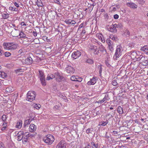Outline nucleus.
I'll list each match as a JSON object with an SVG mask.
<instances>
[{
    "label": "nucleus",
    "instance_id": "obj_1",
    "mask_svg": "<svg viewBox=\"0 0 148 148\" xmlns=\"http://www.w3.org/2000/svg\"><path fill=\"white\" fill-rule=\"evenodd\" d=\"M54 140V138L53 136L51 134H48L46 136L43 138L44 141L48 145H51Z\"/></svg>",
    "mask_w": 148,
    "mask_h": 148
},
{
    "label": "nucleus",
    "instance_id": "obj_2",
    "mask_svg": "<svg viewBox=\"0 0 148 148\" xmlns=\"http://www.w3.org/2000/svg\"><path fill=\"white\" fill-rule=\"evenodd\" d=\"M39 72V77L41 84L42 86H45L47 84L45 80V76L43 71L42 70H39L38 71Z\"/></svg>",
    "mask_w": 148,
    "mask_h": 148
},
{
    "label": "nucleus",
    "instance_id": "obj_3",
    "mask_svg": "<svg viewBox=\"0 0 148 148\" xmlns=\"http://www.w3.org/2000/svg\"><path fill=\"white\" fill-rule=\"evenodd\" d=\"M27 100L32 102L35 100L36 96V93L34 91H29L27 94Z\"/></svg>",
    "mask_w": 148,
    "mask_h": 148
},
{
    "label": "nucleus",
    "instance_id": "obj_4",
    "mask_svg": "<svg viewBox=\"0 0 148 148\" xmlns=\"http://www.w3.org/2000/svg\"><path fill=\"white\" fill-rule=\"evenodd\" d=\"M106 42L108 45V48L112 52L114 51L113 43L111 41L109 38H107L106 40Z\"/></svg>",
    "mask_w": 148,
    "mask_h": 148
},
{
    "label": "nucleus",
    "instance_id": "obj_5",
    "mask_svg": "<svg viewBox=\"0 0 148 148\" xmlns=\"http://www.w3.org/2000/svg\"><path fill=\"white\" fill-rule=\"evenodd\" d=\"M56 77V80L59 82H60L62 80H63L64 79V77L62 75L58 72H56L54 73Z\"/></svg>",
    "mask_w": 148,
    "mask_h": 148
},
{
    "label": "nucleus",
    "instance_id": "obj_6",
    "mask_svg": "<svg viewBox=\"0 0 148 148\" xmlns=\"http://www.w3.org/2000/svg\"><path fill=\"white\" fill-rule=\"evenodd\" d=\"M56 148H66V144L63 140H61L56 146Z\"/></svg>",
    "mask_w": 148,
    "mask_h": 148
},
{
    "label": "nucleus",
    "instance_id": "obj_7",
    "mask_svg": "<svg viewBox=\"0 0 148 148\" xmlns=\"http://www.w3.org/2000/svg\"><path fill=\"white\" fill-rule=\"evenodd\" d=\"M81 54V52L79 51H74L71 57L74 59H76L80 56Z\"/></svg>",
    "mask_w": 148,
    "mask_h": 148
},
{
    "label": "nucleus",
    "instance_id": "obj_8",
    "mask_svg": "<svg viewBox=\"0 0 148 148\" xmlns=\"http://www.w3.org/2000/svg\"><path fill=\"white\" fill-rule=\"evenodd\" d=\"M98 80V78L97 77L93 76L92 79H90V81L88 82V84L89 85H93L96 82V81Z\"/></svg>",
    "mask_w": 148,
    "mask_h": 148
},
{
    "label": "nucleus",
    "instance_id": "obj_9",
    "mask_svg": "<svg viewBox=\"0 0 148 148\" xmlns=\"http://www.w3.org/2000/svg\"><path fill=\"white\" fill-rule=\"evenodd\" d=\"M91 146L92 148H100V145L98 141H92L91 142Z\"/></svg>",
    "mask_w": 148,
    "mask_h": 148
},
{
    "label": "nucleus",
    "instance_id": "obj_10",
    "mask_svg": "<svg viewBox=\"0 0 148 148\" xmlns=\"http://www.w3.org/2000/svg\"><path fill=\"white\" fill-rule=\"evenodd\" d=\"M27 132H25V134L23 136V143L24 144H25L26 143L28 142L29 140L28 138H29L27 135Z\"/></svg>",
    "mask_w": 148,
    "mask_h": 148
},
{
    "label": "nucleus",
    "instance_id": "obj_11",
    "mask_svg": "<svg viewBox=\"0 0 148 148\" xmlns=\"http://www.w3.org/2000/svg\"><path fill=\"white\" fill-rule=\"evenodd\" d=\"M66 72L69 73H74V69L72 66H68L66 68Z\"/></svg>",
    "mask_w": 148,
    "mask_h": 148
},
{
    "label": "nucleus",
    "instance_id": "obj_12",
    "mask_svg": "<svg viewBox=\"0 0 148 148\" xmlns=\"http://www.w3.org/2000/svg\"><path fill=\"white\" fill-rule=\"evenodd\" d=\"M101 45H99L98 49L100 51L103 53L105 54L106 53V51L105 47L101 43Z\"/></svg>",
    "mask_w": 148,
    "mask_h": 148
},
{
    "label": "nucleus",
    "instance_id": "obj_13",
    "mask_svg": "<svg viewBox=\"0 0 148 148\" xmlns=\"http://www.w3.org/2000/svg\"><path fill=\"white\" fill-rule=\"evenodd\" d=\"M33 62L32 59L30 56H28L25 60V62L27 64H30Z\"/></svg>",
    "mask_w": 148,
    "mask_h": 148
},
{
    "label": "nucleus",
    "instance_id": "obj_14",
    "mask_svg": "<svg viewBox=\"0 0 148 148\" xmlns=\"http://www.w3.org/2000/svg\"><path fill=\"white\" fill-rule=\"evenodd\" d=\"M126 4L127 6L134 9L136 8L137 7V5L132 2H128Z\"/></svg>",
    "mask_w": 148,
    "mask_h": 148
},
{
    "label": "nucleus",
    "instance_id": "obj_15",
    "mask_svg": "<svg viewBox=\"0 0 148 148\" xmlns=\"http://www.w3.org/2000/svg\"><path fill=\"white\" fill-rule=\"evenodd\" d=\"M36 129V125L34 124H31L29 126V130L30 132H32L35 131Z\"/></svg>",
    "mask_w": 148,
    "mask_h": 148
},
{
    "label": "nucleus",
    "instance_id": "obj_16",
    "mask_svg": "<svg viewBox=\"0 0 148 148\" xmlns=\"http://www.w3.org/2000/svg\"><path fill=\"white\" fill-rule=\"evenodd\" d=\"M18 46V44L17 43H16L15 44L13 45H12L11 46H9L8 47V49L11 50H13L16 49Z\"/></svg>",
    "mask_w": 148,
    "mask_h": 148
},
{
    "label": "nucleus",
    "instance_id": "obj_17",
    "mask_svg": "<svg viewBox=\"0 0 148 148\" xmlns=\"http://www.w3.org/2000/svg\"><path fill=\"white\" fill-rule=\"evenodd\" d=\"M109 31L113 32L114 33H115L117 32V29L115 28V27L113 25H111L109 28Z\"/></svg>",
    "mask_w": 148,
    "mask_h": 148
},
{
    "label": "nucleus",
    "instance_id": "obj_18",
    "mask_svg": "<svg viewBox=\"0 0 148 148\" xmlns=\"http://www.w3.org/2000/svg\"><path fill=\"white\" fill-rule=\"evenodd\" d=\"M97 48V47L95 45L90 46V49L92 51L93 53L95 55V53H96Z\"/></svg>",
    "mask_w": 148,
    "mask_h": 148
},
{
    "label": "nucleus",
    "instance_id": "obj_19",
    "mask_svg": "<svg viewBox=\"0 0 148 148\" xmlns=\"http://www.w3.org/2000/svg\"><path fill=\"white\" fill-rule=\"evenodd\" d=\"M119 51H117V50L116 49L115 53L114 55V56L113 58L114 59L117 60V58H119L121 55V54L120 53L119 54Z\"/></svg>",
    "mask_w": 148,
    "mask_h": 148
},
{
    "label": "nucleus",
    "instance_id": "obj_20",
    "mask_svg": "<svg viewBox=\"0 0 148 148\" xmlns=\"http://www.w3.org/2000/svg\"><path fill=\"white\" fill-rule=\"evenodd\" d=\"M116 49L117 50V51H119V54L120 53L121 54V52L123 50V49L122 48V46L120 45L117 46Z\"/></svg>",
    "mask_w": 148,
    "mask_h": 148
},
{
    "label": "nucleus",
    "instance_id": "obj_21",
    "mask_svg": "<svg viewBox=\"0 0 148 148\" xmlns=\"http://www.w3.org/2000/svg\"><path fill=\"white\" fill-rule=\"evenodd\" d=\"M32 120H31L30 119H29L25 120L24 123L23 125L24 127H26L27 125H29L30 123Z\"/></svg>",
    "mask_w": 148,
    "mask_h": 148
},
{
    "label": "nucleus",
    "instance_id": "obj_22",
    "mask_svg": "<svg viewBox=\"0 0 148 148\" xmlns=\"http://www.w3.org/2000/svg\"><path fill=\"white\" fill-rule=\"evenodd\" d=\"M117 112L120 114H121L124 113L122 108L120 106L118 107Z\"/></svg>",
    "mask_w": 148,
    "mask_h": 148
},
{
    "label": "nucleus",
    "instance_id": "obj_23",
    "mask_svg": "<svg viewBox=\"0 0 148 148\" xmlns=\"http://www.w3.org/2000/svg\"><path fill=\"white\" fill-rule=\"evenodd\" d=\"M140 50L145 52H146L148 50V46L145 45L141 48Z\"/></svg>",
    "mask_w": 148,
    "mask_h": 148
},
{
    "label": "nucleus",
    "instance_id": "obj_24",
    "mask_svg": "<svg viewBox=\"0 0 148 148\" xmlns=\"http://www.w3.org/2000/svg\"><path fill=\"white\" fill-rule=\"evenodd\" d=\"M110 38L112 40L116 41L118 40L117 36L114 35L113 36L110 35Z\"/></svg>",
    "mask_w": 148,
    "mask_h": 148
},
{
    "label": "nucleus",
    "instance_id": "obj_25",
    "mask_svg": "<svg viewBox=\"0 0 148 148\" xmlns=\"http://www.w3.org/2000/svg\"><path fill=\"white\" fill-rule=\"evenodd\" d=\"M36 4L38 7H42L43 5L42 4L41 0H36Z\"/></svg>",
    "mask_w": 148,
    "mask_h": 148
},
{
    "label": "nucleus",
    "instance_id": "obj_26",
    "mask_svg": "<svg viewBox=\"0 0 148 148\" xmlns=\"http://www.w3.org/2000/svg\"><path fill=\"white\" fill-rule=\"evenodd\" d=\"M19 35L20 36V38H27L25 34L22 31L19 34Z\"/></svg>",
    "mask_w": 148,
    "mask_h": 148
},
{
    "label": "nucleus",
    "instance_id": "obj_27",
    "mask_svg": "<svg viewBox=\"0 0 148 148\" xmlns=\"http://www.w3.org/2000/svg\"><path fill=\"white\" fill-rule=\"evenodd\" d=\"M75 78V81L78 82H81L82 79V78L79 77L78 76H76Z\"/></svg>",
    "mask_w": 148,
    "mask_h": 148
},
{
    "label": "nucleus",
    "instance_id": "obj_28",
    "mask_svg": "<svg viewBox=\"0 0 148 148\" xmlns=\"http://www.w3.org/2000/svg\"><path fill=\"white\" fill-rule=\"evenodd\" d=\"M9 10L12 11H17L18 10V8H16L14 7L10 6L9 7Z\"/></svg>",
    "mask_w": 148,
    "mask_h": 148
},
{
    "label": "nucleus",
    "instance_id": "obj_29",
    "mask_svg": "<svg viewBox=\"0 0 148 148\" xmlns=\"http://www.w3.org/2000/svg\"><path fill=\"white\" fill-rule=\"evenodd\" d=\"M41 105L40 104H34V108H36L37 110H38L41 107Z\"/></svg>",
    "mask_w": 148,
    "mask_h": 148
},
{
    "label": "nucleus",
    "instance_id": "obj_30",
    "mask_svg": "<svg viewBox=\"0 0 148 148\" xmlns=\"http://www.w3.org/2000/svg\"><path fill=\"white\" fill-rule=\"evenodd\" d=\"M101 65H100L98 66H97V69L99 70V72L100 74V75L101 76V72H102V68H101Z\"/></svg>",
    "mask_w": 148,
    "mask_h": 148
},
{
    "label": "nucleus",
    "instance_id": "obj_31",
    "mask_svg": "<svg viewBox=\"0 0 148 148\" xmlns=\"http://www.w3.org/2000/svg\"><path fill=\"white\" fill-rule=\"evenodd\" d=\"M141 64L144 66L148 65V60H147V59H146L145 61H144Z\"/></svg>",
    "mask_w": 148,
    "mask_h": 148
},
{
    "label": "nucleus",
    "instance_id": "obj_32",
    "mask_svg": "<svg viewBox=\"0 0 148 148\" xmlns=\"http://www.w3.org/2000/svg\"><path fill=\"white\" fill-rule=\"evenodd\" d=\"M86 62L90 64H92L94 63L93 60L90 59H89L87 60Z\"/></svg>",
    "mask_w": 148,
    "mask_h": 148
},
{
    "label": "nucleus",
    "instance_id": "obj_33",
    "mask_svg": "<svg viewBox=\"0 0 148 148\" xmlns=\"http://www.w3.org/2000/svg\"><path fill=\"white\" fill-rule=\"evenodd\" d=\"M35 114L34 113H31L29 114V117H30V120H34V116Z\"/></svg>",
    "mask_w": 148,
    "mask_h": 148
},
{
    "label": "nucleus",
    "instance_id": "obj_34",
    "mask_svg": "<svg viewBox=\"0 0 148 148\" xmlns=\"http://www.w3.org/2000/svg\"><path fill=\"white\" fill-rule=\"evenodd\" d=\"M3 45L4 47V49H6V48H8L9 46V43L8 42H4L3 43Z\"/></svg>",
    "mask_w": 148,
    "mask_h": 148
},
{
    "label": "nucleus",
    "instance_id": "obj_35",
    "mask_svg": "<svg viewBox=\"0 0 148 148\" xmlns=\"http://www.w3.org/2000/svg\"><path fill=\"white\" fill-rule=\"evenodd\" d=\"M109 99L108 95H106L104 98L102 99L103 101L104 102L106 100H108Z\"/></svg>",
    "mask_w": 148,
    "mask_h": 148
},
{
    "label": "nucleus",
    "instance_id": "obj_36",
    "mask_svg": "<svg viewBox=\"0 0 148 148\" xmlns=\"http://www.w3.org/2000/svg\"><path fill=\"white\" fill-rule=\"evenodd\" d=\"M9 14H2L3 17L4 19L8 18L9 17Z\"/></svg>",
    "mask_w": 148,
    "mask_h": 148
},
{
    "label": "nucleus",
    "instance_id": "obj_37",
    "mask_svg": "<svg viewBox=\"0 0 148 148\" xmlns=\"http://www.w3.org/2000/svg\"><path fill=\"white\" fill-rule=\"evenodd\" d=\"M22 122H19L17 123L16 126L18 128H20L22 125Z\"/></svg>",
    "mask_w": 148,
    "mask_h": 148
},
{
    "label": "nucleus",
    "instance_id": "obj_38",
    "mask_svg": "<svg viewBox=\"0 0 148 148\" xmlns=\"http://www.w3.org/2000/svg\"><path fill=\"white\" fill-rule=\"evenodd\" d=\"M108 123V121H102L101 123H100V125H102V126H105Z\"/></svg>",
    "mask_w": 148,
    "mask_h": 148
},
{
    "label": "nucleus",
    "instance_id": "obj_39",
    "mask_svg": "<svg viewBox=\"0 0 148 148\" xmlns=\"http://www.w3.org/2000/svg\"><path fill=\"white\" fill-rule=\"evenodd\" d=\"M17 140L18 141H20L21 140L23 141V136L22 137H21V135H18L17 134Z\"/></svg>",
    "mask_w": 148,
    "mask_h": 148
},
{
    "label": "nucleus",
    "instance_id": "obj_40",
    "mask_svg": "<svg viewBox=\"0 0 148 148\" xmlns=\"http://www.w3.org/2000/svg\"><path fill=\"white\" fill-rule=\"evenodd\" d=\"M11 55V53L8 52L6 51L4 53L5 56V57H8L10 56Z\"/></svg>",
    "mask_w": 148,
    "mask_h": 148
},
{
    "label": "nucleus",
    "instance_id": "obj_41",
    "mask_svg": "<svg viewBox=\"0 0 148 148\" xmlns=\"http://www.w3.org/2000/svg\"><path fill=\"white\" fill-rule=\"evenodd\" d=\"M1 77L3 78L6 77L7 76V74L4 72H1Z\"/></svg>",
    "mask_w": 148,
    "mask_h": 148
},
{
    "label": "nucleus",
    "instance_id": "obj_42",
    "mask_svg": "<svg viewBox=\"0 0 148 148\" xmlns=\"http://www.w3.org/2000/svg\"><path fill=\"white\" fill-rule=\"evenodd\" d=\"M141 56H143L142 55H140L139 56L138 55H136V57L137 59V61H139L140 60L141 58H142Z\"/></svg>",
    "mask_w": 148,
    "mask_h": 148
},
{
    "label": "nucleus",
    "instance_id": "obj_43",
    "mask_svg": "<svg viewBox=\"0 0 148 148\" xmlns=\"http://www.w3.org/2000/svg\"><path fill=\"white\" fill-rule=\"evenodd\" d=\"M7 118V117L5 115H3L2 116V119L3 121H5Z\"/></svg>",
    "mask_w": 148,
    "mask_h": 148
},
{
    "label": "nucleus",
    "instance_id": "obj_44",
    "mask_svg": "<svg viewBox=\"0 0 148 148\" xmlns=\"http://www.w3.org/2000/svg\"><path fill=\"white\" fill-rule=\"evenodd\" d=\"M141 57L142 58H141L140 62V63L141 64L142 63V62H143L144 61H145L146 59H147L146 58H145V57L143 56H141Z\"/></svg>",
    "mask_w": 148,
    "mask_h": 148
},
{
    "label": "nucleus",
    "instance_id": "obj_45",
    "mask_svg": "<svg viewBox=\"0 0 148 148\" xmlns=\"http://www.w3.org/2000/svg\"><path fill=\"white\" fill-rule=\"evenodd\" d=\"M112 114L111 115H110V114H107L108 116H110V115L111 117H113V116H114L115 114V110L112 111Z\"/></svg>",
    "mask_w": 148,
    "mask_h": 148
},
{
    "label": "nucleus",
    "instance_id": "obj_46",
    "mask_svg": "<svg viewBox=\"0 0 148 148\" xmlns=\"http://www.w3.org/2000/svg\"><path fill=\"white\" fill-rule=\"evenodd\" d=\"M130 32H129V30L127 29H126L125 32L124 33V34L125 35H130Z\"/></svg>",
    "mask_w": 148,
    "mask_h": 148
},
{
    "label": "nucleus",
    "instance_id": "obj_47",
    "mask_svg": "<svg viewBox=\"0 0 148 148\" xmlns=\"http://www.w3.org/2000/svg\"><path fill=\"white\" fill-rule=\"evenodd\" d=\"M112 84L114 86H116L118 84L117 81L115 80H114L112 82Z\"/></svg>",
    "mask_w": 148,
    "mask_h": 148
},
{
    "label": "nucleus",
    "instance_id": "obj_48",
    "mask_svg": "<svg viewBox=\"0 0 148 148\" xmlns=\"http://www.w3.org/2000/svg\"><path fill=\"white\" fill-rule=\"evenodd\" d=\"M27 133V134L29 138V137L32 138L34 136V134H31L29 133L28 132Z\"/></svg>",
    "mask_w": 148,
    "mask_h": 148
},
{
    "label": "nucleus",
    "instance_id": "obj_49",
    "mask_svg": "<svg viewBox=\"0 0 148 148\" xmlns=\"http://www.w3.org/2000/svg\"><path fill=\"white\" fill-rule=\"evenodd\" d=\"M105 63L106 64V66L110 68L111 66L110 65V64L108 62V60H106L105 61Z\"/></svg>",
    "mask_w": 148,
    "mask_h": 148
},
{
    "label": "nucleus",
    "instance_id": "obj_50",
    "mask_svg": "<svg viewBox=\"0 0 148 148\" xmlns=\"http://www.w3.org/2000/svg\"><path fill=\"white\" fill-rule=\"evenodd\" d=\"M18 135H22V136H24V134H25V133L24 134L23 132V131H20L18 133Z\"/></svg>",
    "mask_w": 148,
    "mask_h": 148
},
{
    "label": "nucleus",
    "instance_id": "obj_51",
    "mask_svg": "<svg viewBox=\"0 0 148 148\" xmlns=\"http://www.w3.org/2000/svg\"><path fill=\"white\" fill-rule=\"evenodd\" d=\"M92 130H91L90 128H88L86 130V133L87 134H89V133H92Z\"/></svg>",
    "mask_w": 148,
    "mask_h": 148
},
{
    "label": "nucleus",
    "instance_id": "obj_52",
    "mask_svg": "<svg viewBox=\"0 0 148 148\" xmlns=\"http://www.w3.org/2000/svg\"><path fill=\"white\" fill-rule=\"evenodd\" d=\"M75 76H72L71 77L70 79H71L73 81H75Z\"/></svg>",
    "mask_w": 148,
    "mask_h": 148
},
{
    "label": "nucleus",
    "instance_id": "obj_53",
    "mask_svg": "<svg viewBox=\"0 0 148 148\" xmlns=\"http://www.w3.org/2000/svg\"><path fill=\"white\" fill-rule=\"evenodd\" d=\"M123 27V25L121 23H119L117 24V28H121Z\"/></svg>",
    "mask_w": 148,
    "mask_h": 148
},
{
    "label": "nucleus",
    "instance_id": "obj_54",
    "mask_svg": "<svg viewBox=\"0 0 148 148\" xmlns=\"http://www.w3.org/2000/svg\"><path fill=\"white\" fill-rule=\"evenodd\" d=\"M71 19H67L65 20V22L67 24H71Z\"/></svg>",
    "mask_w": 148,
    "mask_h": 148
},
{
    "label": "nucleus",
    "instance_id": "obj_55",
    "mask_svg": "<svg viewBox=\"0 0 148 148\" xmlns=\"http://www.w3.org/2000/svg\"><path fill=\"white\" fill-rule=\"evenodd\" d=\"M49 75H50V77L52 79L56 77L55 75V74L53 75V74H49Z\"/></svg>",
    "mask_w": 148,
    "mask_h": 148
},
{
    "label": "nucleus",
    "instance_id": "obj_56",
    "mask_svg": "<svg viewBox=\"0 0 148 148\" xmlns=\"http://www.w3.org/2000/svg\"><path fill=\"white\" fill-rule=\"evenodd\" d=\"M52 79L51 78V77H50V75H49V74H48L47 76V77L46 78V80H49L50 79Z\"/></svg>",
    "mask_w": 148,
    "mask_h": 148
},
{
    "label": "nucleus",
    "instance_id": "obj_57",
    "mask_svg": "<svg viewBox=\"0 0 148 148\" xmlns=\"http://www.w3.org/2000/svg\"><path fill=\"white\" fill-rule=\"evenodd\" d=\"M54 1L55 3H57L58 4H60L59 0H54Z\"/></svg>",
    "mask_w": 148,
    "mask_h": 148
},
{
    "label": "nucleus",
    "instance_id": "obj_58",
    "mask_svg": "<svg viewBox=\"0 0 148 148\" xmlns=\"http://www.w3.org/2000/svg\"><path fill=\"white\" fill-rule=\"evenodd\" d=\"M119 15L117 14H115L114 15V18L115 19H117L119 18Z\"/></svg>",
    "mask_w": 148,
    "mask_h": 148
},
{
    "label": "nucleus",
    "instance_id": "obj_59",
    "mask_svg": "<svg viewBox=\"0 0 148 148\" xmlns=\"http://www.w3.org/2000/svg\"><path fill=\"white\" fill-rule=\"evenodd\" d=\"M22 69H18L16 70L15 71V72L17 73L18 72H19L21 71V70Z\"/></svg>",
    "mask_w": 148,
    "mask_h": 148
},
{
    "label": "nucleus",
    "instance_id": "obj_60",
    "mask_svg": "<svg viewBox=\"0 0 148 148\" xmlns=\"http://www.w3.org/2000/svg\"><path fill=\"white\" fill-rule=\"evenodd\" d=\"M0 148H4V145L2 143H0Z\"/></svg>",
    "mask_w": 148,
    "mask_h": 148
},
{
    "label": "nucleus",
    "instance_id": "obj_61",
    "mask_svg": "<svg viewBox=\"0 0 148 148\" xmlns=\"http://www.w3.org/2000/svg\"><path fill=\"white\" fill-rule=\"evenodd\" d=\"M99 51H100V50H99V49H97V48L96 53H95V55H98V54H99Z\"/></svg>",
    "mask_w": 148,
    "mask_h": 148
},
{
    "label": "nucleus",
    "instance_id": "obj_62",
    "mask_svg": "<svg viewBox=\"0 0 148 148\" xmlns=\"http://www.w3.org/2000/svg\"><path fill=\"white\" fill-rule=\"evenodd\" d=\"M76 23V22L74 20H71V24L73 25L74 24Z\"/></svg>",
    "mask_w": 148,
    "mask_h": 148
},
{
    "label": "nucleus",
    "instance_id": "obj_63",
    "mask_svg": "<svg viewBox=\"0 0 148 148\" xmlns=\"http://www.w3.org/2000/svg\"><path fill=\"white\" fill-rule=\"evenodd\" d=\"M14 5H15L18 8L19 7V5L18 4V3H17L16 2H15L14 3Z\"/></svg>",
    "mask_w": 148,
    "mask_h": 148
},
{
    "label": "nucleus",
    "instance_id": "obj_64",
    "mask_svg": "<svg viewBox=\"0 0 148 148\" xmlns=\"http://www.w3.org/2000/svg\"><path fill=\"white\" fill-rule=\"evenodd\" d=\"M48 37L46 36H43L42 37V39L44 40H47Z\"/></svg>",
    "mask_w": 148,
    "mask_h": 148
}]
</instances>
